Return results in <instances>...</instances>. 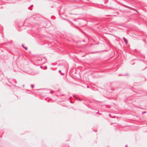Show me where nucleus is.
<instances>
[{"instance_id": "1", "label": "nucleus", "mask_w": 147, "mask_h": 147, "mask_svg": "<svg viewBox=\"0 0 147 147\" xmlns=\"http://www.w3.org/2000/svg\"><path fill=\"white\" fill-rule=\"evenodd\" d=\"M125 42L126 43V44H128V42H127V40L126 39H125V40H124Z\"/></svg>"}, {"instance_id": "2", "label": "nucleus", "mask_w": 147, "mask_h": 147, "mask_svg": "<svg viewBox=\"0 0 147 147\" xmlns=\"http://www.w3.org/2000/svg\"><path fill=\"white\" fill-rule=\"evenodd\" d=\"M24 48L26 50H27V47H24Z\"/></svg>"}, {"instance_id": "3", "label": "nucleus", "mask_w": 147, "mask_h": 147, "mask_svg": "<svg viewBox=\"0 0 147 147\" xmlns=\"http://www.w3.org/2000/svg\"><path fill=\"white\" fill-rule=\"evenodd\" d=\"M32 88H33V85H31Z\"/></svg>"}, {"instance_id": "4", "label": "nucleus", "mask_w": 147, "mask_h": 147, "mask_svg": "<svg viewBox=\"0 0 147 147\" xmlns=\"http://www.w3.org/2000/svg\"><path fill=\"white\" fill-rule=\"evenodd\" d=\"M123 39L124 40L125 39V38L124 37H123Z\"/></svg>"}, {"instance_id": "5", "label": "nucleus", "mask_w": 147, "mask_h": 147, "mask_svg": "<svg viewBox=\"0 0 147 147\" xmlns=\"http://www.w3.org/2000/svg\"><path fill=\"white\" fill-rule=\"evenodd\" d=\"M22 47H24V46L23 45H22Z\"/></svg>"}]
</instances>
